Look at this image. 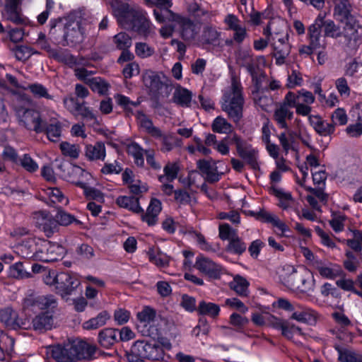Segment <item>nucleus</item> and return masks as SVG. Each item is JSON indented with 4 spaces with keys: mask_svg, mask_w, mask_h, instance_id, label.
I'll use <instances>...</instances> for the list:
<instances>
[{
    "mask_svg": "<svg viewBox=\"0 0 362 362\" xmlns=\"http://www.w3.org/2000/svg\"><path fill=\"white\" fill-rule=\"evenodd\" d=\"M274 52L273 57L276 59V64L281 66L285 64L286 57L291 52V46L289 44L272 45Z\"/></svg>",
    "mask_w": 362,
    "mask_h": 362,
    "instance_id": "nucleus-41",
    "label": "nucleus"
},
{
    "mask_svg": "<svg viewBox=\"0 0 362 362\" xmlns=\"http://www.w3.org/2000/svg\"><path fill=\"white\" fill-rule=\"evenodd\" d=\"M317 313L308 308L303 310H296L291 316V319L300 322L312 324L316 321Z\"/></svg>",
    "mask_w": 362,
    "mask_h": 362,
    "instance_id": "nucleus-39",
    "label": "nucleus"
},
{
    "mask_svg": "<svg viewBox=\"0 0 362 362\" xmlns=\"http://www.w3.org/2000/svg\"><path fill=\"white\" fill-rule=\"evenodd\" d=\"M315 282L313 274L307 268L300 267L293 269L286 279V285L291 290L306 293L313 291Z\"/></svg>",
    "mask_w": 362,
    "mask_h": 362,
    "instance_id": "nucleus-6",
    "label": "nucleus"
},
{
    "mask_svg": "<svg viewBox=\"0 0 362 362\" xmlns=\"http://www.w3.org/2000/svg\"><path fill=\"white\" fill-rule=\"evenodd\" d=\"M293 115V112H291L289 109H287L286 107L280 105V107L277 108L274 113V118L281 128L288 129L286 119H291Z\"/></svg>",
    "mask_w": 362,
    "mask_h": 362,
    "instance_id": "nucleus-44",
    "label": "nucleus"
},
{
    "mask_svg": "<svg viewBox=\"0 0 362 362\" xmlns=\"http://www.w3.org/2000/svg\"><path fill=\"white\" fill-rule=\"evenodd\" d=\"M95 351V347L85 341H68L52 346L51 356L57 362H75L92 358Z\"/></svg>",
    "mask_w": 362,
    "mask_h": 362,
    "instance_id": "nucleus-2",
    "label": "nucleus"
},
{
    "mask_svg": "<svg viewBox=\"0 0 362 362\" xmlns=\"http://www.w3.org/2000/svg\"><path fill=\"white\" fill-rule=\"evenodd\" d=\"M37 226L43 231L47 238H50L58 231V221L46 211H38L35 214Z\"/></svg>",
    "mask_w": 362,
    "mask_h": 362,
    "instance_id": "nucleus-16",
    "label": "nucleus"
},
{
    "mask_svg": "<svg viewBox=\"0 0 362 362\" xmlns=\"http://www.w3.org/2000/svg\"><path fill=\"white\" fill-rule=\"evenodd\" d=\"M52 58L57 60L59 62L64 63L70 66L76 64H82L83 58H76L74 55L69 53L68 50H57L52 52Z\"/></svg>",
    "mask_w": 362,
    "mask_h": 362,
    "instance_id": "nucleus-37",
    "label": "nucleus"
},
{
    "mask_svg": "<svg viewBox=\"0 0 362 362\" xmlns=\"http://www.w3.org/2000/svg\"><path fill=\"white\" fill-rule=\"evenodd\" d=\"M221 33L218 30L216 26L211 24H205L198 37V43L202 47H216L220 45Z\"/></svg>",
    "mask_w": 362,
    "mask_h": 362,
    "instance_id": "nucleus-17",
    "label": "nucleus"
},
{
    "mask_svg": "<svg viewBox=\"0 0 362 362\" xmlns=\"http://www.w3.org/2000/svg\"><path fill=\"white\" fill-rule=\"evenodd\" d=\"M196 267L202 272L214 279H219L223 270L221 265L206 257L197 258Z\"/></svg>",
    "mask_w": 362,
    "mask_h": 362,
    "instance_id": "nucleus-23",
    "label": "nucleus"
},
{
    "mask_svg": "<svg viewBox=\"0 0 362 362\" xmlns=\"http://www.w3.org/2000/svg\"><path fill=\"white\" fill-rule=\"evenodd\" d=\"M21 0L5 1V16L8 21L16 25H23L27 21L21 13Z\"/></svg>",
    "mask_w": 362,
    "mask_h": 362,
    "instance_id": "nucleus-19",
    "label": "nucleus"
},
{
    "mask_svg": "<svg viewBox=\"0 0 362 362\" xmlns=\"http://www.w3.org/2000/svg\"><path fill=\"white\" fill-rule=\"evenodd\" d=\"M80 285L81 281L76 275L69 272H60L56 293L67 301L70 296L76 293Z\"/></svg>",
    "mask_w": 362,
    "mask_h": 362,
    "instance_id": "nucleus-13",
    "label": "nucleus"
},
{
    "mask_svg": "<svg viewBox=\"0 0 362 362\" xmlns=\"http://www.w3.org/2000/svg\"><path fill=\"white\" fill-rule=\"evenodd\" d=\"M43 132L48 139L52 142L59 140L62 135V124L55 118L48 119L45 117V124L43 125Z\"/></svg>",
    "mask_w": 362,
    "mask_h": 362,
    "instance_id": "nucleus-29",
    "label": "nucleus"
},
{
    "mask_svg": "<svg viewBox=\"0 0 362 362\" xmlns=\"http://www.w3.org/2000/svg\"><path fill=\"white\" fill-rule=\"evenodd\" d=\"M118 206L127 209L134 213H143L144 210L139 205V199L133 196H119L116 199Z\"/></svg>",
    "mask_w": 362,
    "mask_h": 362,
    "instance_id": "nucleus-36",
    "label": "nucleus"
},
{
    "mask_svg": "<svg viewBox=\"0 0 362 362\" xmlns=\"http://www.w3.org/2000/svg\"><path fill=\"white\" fill-rule=\"evenodd\" d=\"M118 341V329H117L105 328L98 334V342L105 349L110 348Z\"/></svg>",
    "mask_w": 362,
    "mask_h": 362,
    "instance_id": "nucleus-34",
    "label": "nucleus"
},
{
    "mask_svg": "<svg viewBox=\"0 0 362 362\" xmlns=\"http://www.w3.org/2000/svg\"><path fill=\"white\" fill-rule=\"evenodd\" d=\"M16 58L19 61H25L34 54L33 48L27 46H16L13 49Z\"/></svg>",
    "mask_w": 362,
    "mask_h": 362,
    "instance_id": "nucleus-61",
    "label": "nucleus"
},
{
    "mask_svg": "<svg viewBox=\"0 0 362 362\" xmlns=\"http://www.w3.org/2000/svg\"><path fill=\"white\" fill-rule=\"evenodd\" d=\"M331 267L323 263L322 261L316 260L314 263L315 269L320 275L328 279H334L339 276H344L345 274L340 266L337 264H329Z\"/></svg>",
    "mask_w": 362,
    "mask_h": 362,
    "instance_id": "nucleus-26",
    "label": "nucleus"
},
{
    "mask_svg": "<svg viewBox=\"0 0 362 362\" xmlns=\"http://www.w3.org/2000/svg\"><path fill=\"white\" fill-rule=\"evenodd\" d=\"M323 31L324 37H331L337 39L342 36L344 30L330 19H325V17L319 15L313 24L310 25L308 30L309 39H311L312 44L315 47H322L325 48L326 43L325 40H321V31Z\"/></svg>",
    "mask_w": 362,
    "mask_h": 362,
    "instance_id": "nucleus-4",
    "label": "nucleus"
},
{
    "mask_svg": "<svg viewBox=\"0 0 362 362\" xmlns=\"http://www.w3.org/2000/svg\"><path fill=\"white\" fill-rule=\"evenodd\" d=\"M31 99L25 95H17L13 100V109L18 123L37 134L42 133L45 116L37 110L30 108Z\"/></svg>",
    "mask_w": 362,
    "mask_h": 362,
    "instance_id": "nucleus-1",
    "label": "nucleus"
},
{
    "mask_svg": "<svg viewBox=\"0 0 362 362\" xmlns=\"http://www.w3.org/2000/svg\"><path fill=\"white\" fill-rule=\"evenodd\" d=\"M113 13L122 26H126L135 10L130 8L128 4L121 1H115L112 4Z\"/></svg>",
    "mask_w": 362,
    "mask_h": 362,
    "instance_id": "nucleus-25",
    "label": "nucleus"
},
{
    "mask_svg": "<svg viewBox=\"0 0 362 362\" xmlns=\"http://www.w3.org/2000/svg\"><path fill=\"white\" fill-rule=\"evenodd\" d=\"M57 168L61 173V176L68 182L78 187H84L83 183L91 179V175L81 167L67 162H61Z\"/></svg>",
    "mask_w": 362,
    "mask_h": 362,
    "instance_id": "nucleus-9",
    "label": "nucleus"
},
{
    "mask_svg": "<svg viewBox=\"0 0 362 362\" xmlns=\"http://www.w3.org/2000/svg\"><path fill=\"white\" fill-rule=\"evenodd\" d=\"M162 209L161 202L159 199L153 198L151 200L146 214L141 215L143 221L149 226H154L158 221V215Z\"/></svg>",
    "mask_w": 362,
    "mask_h": 362,
    "instance_id": "nucleus-28",
    "label": "nucleus"
},
{
    "mask_svg": "<svg viewBox=\"0 0 362 362\" xmlns=\"http://www.w3.org/2000/svg\"><path fill=\"white\" fill-rule=\"evenodd\" d=\"M135 52L141 58H147L152 56L155 51L145 42H137L135 45Z\"/></svg>",
    "mask_w": 362,
    "mask_h": 362,
    "instance_id": "nucleus-62",
    "label": "nucleus"
},
{
    "mask_svg": "<svg viewBox=\"0 0 362 362\" xmlns=\"http://www.w3.org/2000/svg\"><path fill=\"white\" fill-rule=\"evenodd\" d=\"M143 81L150 93L155 97H158L163 89L166 95H168L172 90L171 81L162 73L148 70L143 75Z\"/></svg>",
    "mask_w": 362,
    "mask_h": 362,
    "instance_id": "nucleus-8",
    "label": "nucleus"
},
{
    "mask_svg": "<svg viewBox=\"0 0 362 362\" xmlns=\"http://www.w3.org/2000/svg\"><path fill=\"white\" fill-rule=\"evenodd\" d=\"M332 120L335 125H344L347 123L348 117L346 111L343 108H337L332 115Z\"/></svg>",
    "mask_w": 362,
    "mask_h": 362,
    "instance_id": "nucleus-64",
    "label": "nucleus"
},
{
    "mask_svg": "<svg viewBox=\"0 0 362 362\" xmlns=\"http://www.w3.org/2000/svg\"><path fill=\"white\" fill-rule=\"evenodd\" d=\"M115 98L116 100L117 103L119 105L122 106L124 108V110L127 112H132V110L131 108L132 106L137 107L140 104V102L132 101L129 100V98L128 97L124 96L123 95H120V94H117L115 97Z\"/></svg>",
    "mask_w": 362,
    "mask_h": 362,
    "instance_id": "nucleus-63",
    "label": "nucleus"
},
{
    "mask_svg": "<svg viewBox=\"0 0 362 362\" xmlns=\"http://www.w3.org/2000/svg\"><path fill=\"white\" fill-rule=\"evenodd\" d=\"M54 217L58 221V225L61 226H68L74 222L77 223H80V221L76 220L73 215L66 212L61 208L58 209Z\"/></svg>",
    "mask_w": 362,
    "mask_h": 362,
    "instance_id": "nucleus-55",
    "label": "nucleus"
},
{
    "mask_svg": "<svg viewBox=\"0 0 362 362\" xmlns=\"http://www.w3.org/2000/svg\"><path fill=\"white\" fill-rule=\"evenodd\" d=\"M76 115L81 116L85 123L90 127H95L99 125V122L97 117L92 112V110L83 105Z\"/></svg>",
    "mask_w": 362,
    "mask_h": 362,
    "instance_id": "nucleus-53",
    "label": "nucleus"
},
{
    "mask_svg": "<svg viewBox=\"0 0 362 362\" xmlns=\"http://www.w3.org/2000/svg\"><path fill=\"white\" fill-rule=\"evenodd\" d=\"M213 132L219 134H229L233 131L232 125L223 117L218 116L211 124Z\"/></svg>",
    "mask_w": 362,
    "mask_h": 362,
    "instance_id": "nucleus-52",
    "label": "nucleus"
},
{
    "mask_svg": "<svg viewBox=\"0 0 362 362\" xmlns=\"http://www.w3.org/2000/svg\"><path fill=\"white\" fill-rule=\"evenodd\" d=\"M14 339L6 333L0 337V361L5 358V355L11 354L13 351Z\"/></svg>",
    "mask_w": 362,
    "mask_h": 362,
    "instance_id": "nucleus-51",
    "label": "nucleus"
},
{
    "mask_svg": "<svg viewBox=\"0 0 362 362\" xmlns=\"http://www.w3.org/2000/svg\"><path fill=\"white\" fill-rule=\"evenodd\" d=\"M136 117L140 127L151 136L157 139L162 136V131L154 126L152 120L142 112H137Z\"/></svg>",
    "mask_w": 362,
    "mask_h": 362,
    "instance_id": "nucleus-32",
    "label": "nucleus"
},
{
    "mask_svg": "<svg viewBox=\"0 0 362 362\" xmlns=\"http://www.w3.org/2000/svg\"><path fill=\"white\" fill-rule=\"evenodd\" d=\"M105 156V146L103 142L86 145L85 148V156L88 160H104Z\"/></svg>",
    "mask_w": 362,
    "mask_h": 362,
    "instance_id": "nucleus-35",
    "label": "nucleus"
},
{
    "mask_svg": "<svg viewBox=\"0 0 362 362\" xmlns=\"http://www.w3.org/2000/svg\"><path fill=\"white\" fill-rule=\"evenodd\" d=\"M0 322L8 329H28L30 327L29 320L20 317L18 313L10 306L0 308Z\"/></svg>",
    "mask_w": 362,
    "mask_h": 362,
    "instance_id": "nucleus-11",
    "label": "nucleus"
},
{
    "mask_svg": "<svg viewBox=\"0 0 362 362\" xmlns=\"http://www.w3.org/2000/svg\"><path fill=\"white\" fill-rule=\"evenodd\" d=\"M40 238H32L24 241L18 247L23 257L37 260Z\"/></svg>",
    "mask_w": 362,
    "mask_h": 362,
    "instance_id": "nucleus-31",
    "label": "nucleus"
},
{
    "mask_svg": "<svg viewBox=\"0 0 362 362\" xmlns=\"http://www.w3.org/2000/svg\"><path fill=\"white\" fill-rule=\"evenodd\" d=\"M156 311L150 307L144 308L141 312L137 313V318L144 327H146L156 318Z\"/></svg>",
    "mask_w": 362,
    "mask_h": 362,
    "instance_id": "nucleus-54",
    "label": "nucleus"
},
{
    "mask_svg": "<svg viewBox=\"0 0 362 362\" xmlns=\"http://www.w3.org/2000/svg\"><path fill=\"white\" fill-rule=\"evenodd\" d=\"M85 39V32L79 21H71L64 26L63 38L59 42L62 46L75 45Z\"/></svg>",
    "mask_w": 362,
    "mask_h": 362,
    "instance_id": "nucleus-14",
    "label": "nucleus"
},
{
    "mask_svg": "<svg viewBox=\"0 0 362 362\" xmlns=\"http://www.w3.org/2000/svg\"><path fill=\"white\" fill-rule=\"evenodd\" d=\"M197 167L206 182L214 183L220 180L221 174L218 173L216 162L211 158L197 160Z\"/></svg>",
    "mask_w": 362,
    "mask_h": 362,
    "instance_id": "nucleus-18",
    "label": "nucleus"
},
{
    "mask_svg": "<svg viewBox=\"0 0 362 362\" xmlns=\"http://www.w3.org/2000/svg\"><path fill=\"white\" fill-rule=\"evenodd\" d=\"M87 181L83 183L84 187H80L83 189L85 196L88 199H95L98 202H104L103 194L98 189L87 185Z\"/></svg>",
    "mask_w": 362,
    "mask_h": 362,
    "instance_id": "nucleus-59",
    "label": "nucleus"
},
{
    "mask_svg": "<svg viewBox=\"0 0 362 362\" xmlns=\"http://www.w3.org/2000/svg\"><path fill=\"white\" fill-rule=\"evenodd\" d=\"M244 103L243 88L238 82L233 81L230 88L223 93L221 108L230 119L238 123L243 117Z\"/></svg>",
    "mask_w": 362,
    "mask_h": 362,
    "instance_id": "nucleus-3",
    "label": "nucleus"
},
{
    "mask_svg": "<svg viewBox=\"0 0 362 362\" xmlns=\"http://www.w3.org/2000/svg\"><path fill=\"white\" fill-rule=\"evenodd\" d=\"M88 86L93 91L100 95L107 94L110 88L109 83L100 77L91 78V80L88 81Z\"/></svg>",
    "mask_w": 362,
    "mask_h": 362,
    "instance_id": "nucleus-50",
    "label": "nucleus"
},
{
    "mask_svg": "<svg viewBox=\"0 0 362 362\" xmlns=\"http://www.w3.org/2000/svg\"><path fill=\"white\" fill-rule=\"evenodd\" d=\"M256 218L262 221L272 223L274 226L281 230L282 233L288 230L286 225L284 222L281 221L275 215L265 210L258 211L256 214Z\"/></svg>",
    "mask_w": 362,
    "mask_h": 362,
    "instance_id": "nucleus-38",
    "label": "nucleus"
},
{
    "mask_svg": "<svg viewBox=\"0 0 362 362\" xmlns=\"http://www.w3.org/2000/svg\"><path fill=\"white\" fill-rule=\"evenodd\" d=\"M148 7L154 8L153 15L160 23H167L174 19L177 13L170 10L173 6L172 0H143Z\"/></svg>",
    "mask_w": 362,
    "mask_h": 362,
    "instance_id": "nucleus-12",
    "label": "nucleus"
},
{
    "mask_svg": "<svg viewBox=\"0 0 362 362\" xmlns=\"http://www.w3.org/2000/svg\"><path fill=\"white\" fill-rule=\"evenodd\" d=\"M125 356L128 362H144L145 359L159 361L163 359L164 351L158 344L137 340L126 351Z\"/></svg>",
    "mask_w": 362,
    "mask_h": 362,
    "instance_id": "nucleus-5",
    "label": "nucleus"
},
{
    "mask_svg": "<svg viewBox=\"0 0 362 362\" xmlns=\"http://www.w3.org/2000/svg\"><path fill=\"white\" fill-rule=\"evenodd\" d=\"M338 353V360L341 362H362V354L340 344L334 345Z\"/></svg>",
    "mask_w": 362,
    "mask_h": 362,
    "instance_id": "nucleus-27",
    "label": "nucleus"
},
{
    "mask_svg": "<svg viewBox=\"0 0 362 362\" xmlns=\"http://www.w3.org/2000/svg\"><path fill=\"white\" fill-rule=\"evenodd\" d=\"M246 248V244L237 235H233L229 240L226 251L240 255L245 252Z\"/></svg>",
    "mask_w": 362,
    "mask_h": 362,
    "instance_id": "nucleus-48",
    "label": "nucleus"
},
{
    "mask_svg": "<svg viewBox=\"0 0 362 362\" xmlns=\"http://www.w3.org/2000/svg\"><path fill=\"white\" fill-rule=\"evenodd\" d=\"M171 22L178 24L180 35L185 42L192 43L198 40L200 26L192 19L177 14Z\"/></svg>",
    "mask_w": 362,
    "mask_h": 362,
    "instance_id": "nucleus-15",
    "label": "nucleus"
},
{
    "mask_svg": "<svg viewBox=\"0 0 362 362\" xmlns=\"http://www.w3.org/2000/svg\"><path fill=\"white\" fill-rule=\"evenodd\" d=\"M23 89L30 90L36 98H45L47 100L53 99V96L49 94L48 89L41 83H30L27 86L23 87Z\"/></svg>",
    "mask_w": 362,
    "mask_h": 362,
    "instance_id": "nucleus-42",
    "label": "nucleus"
},
{
    "mask_svg": "<svg viewBox=\"0 0 362 362\" xmlns=\"http://www.w3.org/2000/svg\"><path fill=\"white\" fill-rule=\"evenodd\" d=\"M249 285L250 284L245 278L236 275L233 281L230 282V287L240 296H247L249 292Z\"/></svg>",
    "mask_w": 362,
    "mask_h": 362,
    "instance_id": "nucleus-40",
    "label": "nucleus"
},
{
    "mask_svg": "<svg viewBox=\"0 0 362 362\" xmlns=\"http://www.w3.org/2000/svg\"><path fill=\"white\" fill-rule=\"evenodd\" d=\"M128 154L133 156L134 158V163L139 167L144 165V154L145 150H144L137 143L132 142L127 147Z\"/></svg>",
    "mask_w": 362,
    "mask_h": 362,
    "instance_id": "nucleus-46",
    "label": "nucleus"
},
{
    "mask_svg": "<svg viewBox=\"0 0 362 362\" xmlns=\"http://www.w3.org/2000/svg\"><path fill=\"white\" fill-rule=\"evenodd\" d=\"M192 92L177 85L173 96V101L182 107H190L192 103Z\"/></svg>",
    "mask_w": 362,
    "mask_h": 362,
    "instance_id": "nucleus-30",
    "label": "nucleus"
},
{
    "mask_svg": "<svg viewBox=\"0 0 362 362\" xmlns=\"http://www.w3.org/2000/svg\"><path fill=\"white\" fill-rule=\"evenodd\" d=\"M127 25L124 26L126 29H132L139 34H146L150 28V21L146 18L141 12L135 11L132 16Z\"/></svg>",
    "mask_w": 362,
    "mask_h": 362,
    "instance_id": "nucleus-22",
    "label": "nucleus"
},
{
    "mask_svg": "<svg viewBox=\"0 0 362 362\" xmlns=\"http://www.w3.org/2000/svg\"><path fill=\"white\" fill-rule=\"evenodd\" d=\"M29 173H35L38 170L37 163L30 157L29 154L25 153L20 157L18 164Z\"/></svg>",
    "mask_w": 362,
    "mask_h": 362,
    "instance_id": "nucleus-56",
    "label": "nucleus"
},
{
    "mask_svg": "<svg viewBox=\"0 0 362 362\" xmlns=\"http://www.w3.org/2000/svg\"><path fill=\"white\" fill-rule=\"evenodd\" d=\"M60 150L63 155L69 156L72 158H77L79 156V146L76 144H71L69 142L64 141L60 144Z\"/></svg>",
    "mask_w": 362,
    "mask_h": 362,
    "instance_id": "nucleus-57",
    "label": "nucleus"
},
{
    "mask_svg": "<svg viewBox=\"0 0 362 362\" xmlns=\"http://www.w3.org/2000/svg\"><path fill=\"white\" fill-rule=\"evenodd\" d=\"M114 42L119 49L129 48L132 46V38L126 33H119L114 36Z\"/></svg>",
    "mask_w": 362,
    "mask_h": 362,
    "instance_id": "nucleus-58",
    "label": "nucleus"
},
{
    "mask_svg": "<svg viewBox=\"0 0 362 362\" xmlns=\"http://www.w3.org/2000/svg\"><path fill=\"white\" fill-rule=\"evenodd\" d=\"M23 309L32 312H50L54 314L58 306L57 298L52 294L48 295H29L25 297L22 303Z\"/></svg>",
    "mask_w": 362,
    "mask_h": 362,
    "instance_id": "nucleus-7",
    "label": "nucleus"
},
{
    "mask_svg": "<svg viewBox=\"0 0 362 362\" xmlns=\"http://www.w3.org/2000/svg\"><path fill=\"white\" fill-rule=\"evenodd\" d=\"M344 45L348 52L356 51L362 42L361 37L357 29L351 24H346L344 28Z\"/></svg>",
    "mask_w": 362,
    "mask_h": 362,
    "instance_id": "nucleus-21",
    "label": "nucleus"
},
{
    "mask_svg": "<svg viewBox=\"0 0 362 362\" xmlns=\"http://www.w3.org/2000/svg\"><path fill=\"white\" fill-rule=\"evenodd\" d=\"M197 312L202 315H208L211 317H216L219 314L220 308L217 304L202 300L198 305Z\"/></svg>",
    "mask_w": 362,
    "mask_h": 362,
    "instance_id": "nucleus-49",
    "label": "nucleus"
},
{
    "mask_svg": "<svg viewBox=\"0 0 362 362\" xmlns=\"http://www.w3.org/2000/svg\"><path fill=\"white\" fill-rule=\"evenodd\" d=\"M110 318V315L107 311L100 313L95 317L91 318L85 322L83 327L86 329H95L105 325L107 320Z\"/></svg>",
    "mask_w": 362,
    "mask_h": 362,
    "instance_id": "nucleus-47",
    "label": "nucleus"
},
{
    "mask_svg": "<svg viewBox=\"0 0 362 362\" xmlns=\"http://www.w3.org/2000/svg\"><path fill=\"white\" fill-rule=\"evenodd\" d=\"M54 314L50 312H41L35 315L30 323L33 329L39 332L51 330L54 327Z\"/></svg>",
    "mask_w": 362,
    "mask_h": 362,
    "instance_id": "nucleus-24",
    "label": "nucleus"
},
{
    "mask_svg": "<svg viewBox=\"0 0 362 362\" xmlns=\"http://www.w3.org/2000/svg\"><path fill=\"white\" fill-rule=\"evenodd\" d=\"M64 107L73 115H76L84 103H79L72 96L64 98L63 100Z\"/></svg>",
    "mask_w": 362,
    "mask_h": 362,
    "instance_id": "nucleus-60",
    "label": "nucleus"
},
{
    "mask_svg": "<svg viewBox=\"0 0 362 362\" xmlns=\"http://www.w3.org/2000/svg\"><path fill=\"white\" fill-rule=\"evenodd\" d=\"M158 139L162 141L161 151L163 152H168L172 151L175 147H180L182 144V139L173 135V134H163Z\"/></svg>",
    "mask_w": 362,
    "mask_h": 362,
    "instance_id": "nucleus-45",
    "label": "nucleus"
},
{
    "mask_svg": "<svg viewBox=\"0 0 362 362\" xmlns=\"http://www.w3.org/2000/svg\"><path fill=\"white\" fill-rule=\"evenodd\" d=\"M329 2L334 6V16L341 22L346 21V24H351L352 6L350 0H330Z\"/></svg>",
    "mask_w": 362,
    "mask_h": 362,
    "instance_id": "nucleus-20",
    "label": "nucleus"
},
{
    "mask_svg": "<svg viewBox=\"0 0 362 362\" xmlns=\"http://www.w3.org/2000/svg\"><path fill=\"white\" fill-rule=\"evenodd\" d=\"M179 171L180 167L177 163H168L163 168L164 175H160L158 180L160 182H173L177 178Z\"/></svg>",
    "mask_w": 362,
    "mask_h": 362,
    "instance_id": "nucleus-43",
    "label": "nucleus"
},
{
    "mask_svg": "<svg viewBox=\"0 0 362 362\" xmlns=\"http://www.w3.org/2000/svg\"><path fill=\"white\" fill-rule=\"evenodd\" d=\"M37 261L52 262L61 259L65 254V249L61 245L40 239L38 241Z\"/></svg>",
    "mask_w": 362,
    "mask_h": 362,
    "instance_id": "nucleus-10",
    "label": "nucleus"
},
{
    "mask_svg": "<svg viewBox=\"0 0 362 362\" xmlns=\"http://www.w3.org/2000/svg\"><path fill=\"white\" fill-rule=\"evenodd\" d=\"M240 158L254 170L259 168L257 163L258 151L253 148L251 145L246 144L242 148L237 151Z\"/></svg>",
    "mask_w": 362,
    "mask_h": 362,
    "instance_id": "nucleus-33",
    "label": "nucleus"
}]
</instances>
